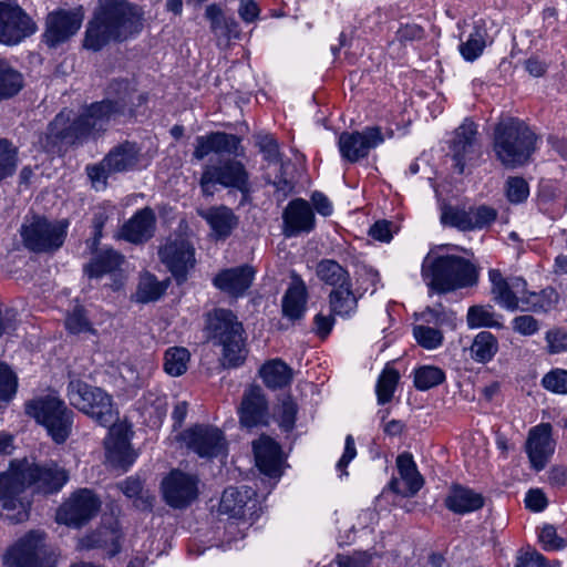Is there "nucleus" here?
Listing matches in <instances>:
<instances>
[{"label":"nucleus","mask_w":567,"mask_h":567,"mask_svg":"<svg viewBox=\"0 0 567 567\" xmlns=\"http://www.w3.org/2000/svg\"><path fill=\"white\" fill-rule=\"evenodd\" d=\"M144 9L130 0H97L86 23L82 47L100 52L110 44L136 39L144 29Z\"/></svg>","instance_id":"nucleus-3"},{"label":"nucleus","mask_w":567,"mask_h":567,"mask_svg":"<svg viewBox=\"0 0 567 567\" xmlns=\"http://www.w3.org/2000/svg\"><path fill=\"white\" fill-rule=\"evenodd\" d=\"M328 298L332 315L348 318L354 313L358 308L359 297L353 292L352 282L339 288H333Z\"/></svg>","instance_id":"nucleus-36"},{"label":"nucleus","mask_w":567,"mask_h":567,"mask_svg":"<svg viewBox=\"0 0 567 567\" xmlns=\"http://www.w3.org/2000/svg\"><path fill=\"white\" fill-rule=\"evenodd\" d=\"M123 533L116 520L102 524L91 533L79 538L78 550L102 549L112 558L122 550Z\"/></svg>","instance_id":"nucleus-21"},{"label":"nucleus","mask_w":567,"mask_h":567,"mask_svg":"<svg viewBox=\"0 0 567 567\" xmlns=\"http://www.w3.org/2000/svg\"><path fill=\"white\" fill-rule=\"evenodd\" d=\"M238 414L240 424L247 429L268 424V401L259 385L245 390Z\"/></svg>","instance_id":"nucleus-26"},{"label":"nucleus","mask_w":567,"mask_h":567,"mask_svg":"<svg viewBox=\"0 0 567 567\" xmlns=\"http://www.w3.org/2000/svg\"><path fill=\"white\" fill-rule=\"evenodd\" d=\"M197 215L209 225L210 235L216 240L227 239L239 225L238 216L225 205L199 208Z\"/></svg>","instance_id":"nucleus-28"},{"label":"nucleus","mask_w":567,"mask_h":567,"mask_svg":"<svg viewBox=\"0 0 567 567\" xmlns=\"http://www.w3.org/2000/svg\"><path fill=\"white\" fill-rule=\"evenodd\" d=\"M141 158V148L136 143L125 141L112 147L103 159L90 164L85 171L93 186L102 188L107 186V178L112 174L125 173L136 168Z\"/></svg>","instance_id":"nucleus-12"},{"label":"nucleus","mask_w":567,"mask_h":567,"mask_svg":"<svg viewBox=\"0 0 567 567\" xmlns=\"http://www.w3.org/2000/svg\"><path fill=\"white\" fill-rule=\"evenodd\" d=\"M297 411H298V408H297L296 402L292 400V398L290 395H286L281 400L280 415H279L280 426L285 431H291L293 429Z\"/></svg>","instance_id":"nucleus-56"},{"label":"nucleus","mask_w":567,"mask_h":567,"mask_svg":"<svg viewBox=\"0 0 567 567\" xmlns=\"http://www.w3.org/2000/svg\"><path fill=\"white\" fill-rule=\"evenodd\" d=\"M66 220L51 221L42 216L27 219L20 229L22 243L33 252H52L58 250L66 237Z\"/></svg>","instance_id":"nucleus-11"},{"label":"nucleus","mask_w":567,"mask_h":567,"mask_svg":"<svg viewBox=\"0 0 567 567\" xmlns=\"http://www.w3.org/2000/svg\"><path fill=\"white\" fill-rule=\"evenodd\" d=\"M84 9L78 6L72 9L58 8L48 13L42 42L50 49L68 42L82 27Z\"/></svg>","instance_id":"nucleus-13"},{"label":"nucleus","mask_w":567,"mask_h":567,"mask_svg":"<svg viewBox=\"0 0 567 567\" xmlns=\"http://www.w3.org/2000/svg\"><path fill=\"white\" fill-rule=\"evenodd\" d=\"M373 554L369 550L354 551L351 555L339 554L336 557L338 567H369L372 561Z\"/></svg>","instance_id":"nucleus-55"},{"label":"nucleus","mask_w":567,"mask_h":567,"mask_svg":"<svg viewBox=\"0 0 567 567\" xmlns=\"http://www.w3.org/2000/svg\"><path fill=\"white\" fill-rule=\"evenodd\" d=\"M25 413L45 427L54 443L62 444L69 439L74 413L59 398L48 395L30 401L25 404Z\"/></svg>","instance_id":"nucleus-8"},{"label":"nucleus","mask_w":567,"mask_h":567,"mask_svg":"<svg viewBox=\"0 0 567 567\" xmlns=\"http://www.w3.org/2000/svg\"><path fill=\"white\" fill-rule=\"evenodd\" d=\"M22 86L21 73H0V100L18 94Z\"/></svg>","instance_id":"nucleus-53"},{"label":"nucleus","mask_w":567,"mask_h":567,"mask_svg":"<svg viewBox=\"0 0 567 567\" xmlns=\"http://www.w3.org/2000/svg\"><path fill=\"white\" fill-rule=\"evenodd\" d=\"M37 30V23L16 1H0V43L18 44Z\"/></svg>","instance_id":"nucleus-15"},{"label":"nucleus","mask_w":567,"mask_h":567,"mask_svg":"<svg viewBox=\"0 0 567 567\" xmlns=\"http://www.w3.org/2000/svg\"><path fill=\"white\" fill-rule=\"evenodd\" d=\"M18 378L11 368L0 361V401H10L17 392Z\"/></svg>","instance_id":"nucleus-51"},{"label":"nucleus","mask_w":567,"mask_h":567,"mask_svg":"<svg viewBox=\"0 0 567 567\" xmlns=\"http://www.w3.org/2000/svg\"><path fill=\"white\" fill-rule=\"evenodd\" d=\"M515 567H549L545 557L536 550L520 551Z\"/></svg>","instance_id":"nucleus-62"},{"label":"nucleus","mask_w":567,"mask_h":567,"mask_svg":"<svg viewBox=\"0 0 567 567\" xmlns=\"http://www.w3.org/2000/svg\"><path fill=\"white\" fill-rule=\"evenodd\" d=\"M243 138L226 132H210L195 140L193 157L202 161L214 153L219 156L215 163L206 164L203 168L199 187L203 196L212 197L217 186L235 189L246 197L251 189L250 175L245 164L237 157L245 156Z\"/></svg>","instance_id":"nucleus-2"},{"label":"nucleus","mask_w":567,"mask_h":567,"mask_svg":"<svg viewBox=\"0 0 567 567\" xmlns=\"http://www.w3.org/2000/svg\"><path fill=\"white\" fill-rule=\"evenodd\" d=\"M156 228V214L152 207L146 206L136 210L133 216L122 225L118 231V238L130 244L143 245L155 236Z\"/></svg>","instance_id":"nucleus-24"},{"label":"nucleus","mask_w":567,"mask_h":567,"mask_svg":"<svg viewBox=\"0 0 567 567\" xmlns=\"http://www.w3.org/2000/svg\"><path fill=\"white\" fill-rule=\"evenodd\" d=\"M422 276L430 290L446 293L472 287L477 282L478 271L468 259L456 255L432 257L430 254L422 264Z\"/></svg>","instance_id":"nucleus-5"},{"label":"nucleus","mask_w":567,"mask_h":567,"mask_svg":"<svg viewBox=\"0 0 567 567\" xmlns=\"http://www.w3.org/2000/svg\"><path fill=\"white\" fill-rule=\"evenodd\" d=\"M65 328L73 334L93 331L92 324L82 306H75L74 309L68 313L65 318Z\"/></svg>","instance_id":"nucleus-50"},{"label":"nucleus","mask_w":567,"mask_h":567,"mask_svg":"<svg viewBox=\"0 0 567 567\" xmlns=\"http://www.w3.org/2000/svg\"><path fill=\"white\" fill-rule=\"evenodd\" d=\"M492 306H472L467 311V324L472 328L491 327L501 328L502 323L495 319Z\"/></svg>","instance_id":"nucleus-46"},{"label":"nucleus","mask_w":567,"mask_h":567,"mask_svg":"<svg viewBox=\"0 0 567 567\" xmlns=\"http://www.w3.org/2000/svg\"><path fill=\"white\" fill-rule=\"evenodd\" d=\"M158 257L178 285L186 281L189 269L194 268L196 262L195 248L183 236L167 238L158 249Z\"/></svg>","instance_id":"nucleus-17"},{"label":"nucleus","mask_w":567,"mask_h":567,"mask_svg":"<svg viewBox=\"0 0 567 567\" xmlns=\"http://www.w3.org/2000/svg\"><path fill=\"white\" fill-rule=\"evenodd\" d=\"M68 396L74 408L89 415L101 426L106 427L117 420L111 395L101 388L74 379L69 382Z\"/></svg>","instance_id":"nucleus-9"},{"label":"nucleus","mask_w":567,"mask_h":567,"mask_svg":"<svg viewBox=\"0 0 567 567\" xmlns=\"http://www.w3.org/2000/svg\"><path fill=\"white\" fill-rule=\"evenodd\" d=\"M547 351L551 354L567 351V331L554 328L546 332Z\"/></svg>","instance_id":"nucleus-58"},{"label":"nucleus","mask_w":567,"mask_h":567,"mask_svg":"<svg viewBox=\"0 0 567 567\" xmlns=\"http://www.w3.org/2000/svg\"><path fill=\"white\" fill-rule=\"evenodd\" d=\"M109 426V436L105 440L107 460L113 466L127 471L136 458L130 444L127 430L121 424L116 425L115 422Z\"/></svg>","instance_id":"nucleus-27"},{"label":"nucleus","mask_w":567,"mask_h":567,"mask_svg":"<svg viewBox=\"0 0 567 567\" xmlns=\"http://www.w3.org/2000/svg\"><path fill=\"white\" fill-rule=\"evenodd\" d=\"M189 351L183 347H173L166 350L164 357V370L172 377H179L187 370Z\"/></svg>","instance_id":"nucleus-43"},{"label":"nucleus","mask_w":567,"mask_h":567,"mask_svg":"<svg viewBox=\"0 0 567 567\" xmlns=\"http://www.w3.org/2000/svg\"><path fill=\"white\" fill-rule=\"evenodd\" d=\"M528 184L522 177H511L507 181V198L511 203H522L528 196Z\"/></svg>","instance_id":"nucleus-59"},{"label":"nucleus","mask_w":567,"mask_h":567,"mask_svg":"<svg viewBox=\"0 0 567 567\" xmlns=\"http://www.w3.org/2000/svg\"><path fill=\"white\" fill-rule=\"evenodd\" d=\"M487 31L482 21L474 22L473 29L465 42L460 44V53L466 61L476 60L486 47Z\"/></svg>","instance_id":"nucleus-39"},{"label":"nucleus","mask_w":567,"mask_h":567,"mask_svg":"<svg viewBox=\"0 0 567 567\" xmlns=\"http://www.w3.org/2000/svg\"><path fill=\"white\" fill-rule=\"evenodd\" d=\"M254 494L255 492L247 486L227 487L223 492L219 509L231 517H241L245 515V506Z\"/></svg>","instance_id":"nucleus-35"},{"label":"nucleus","mask_w":567,"mask_h":567,"mask_svg":"<svg viewBox=\"0 0 567 567\" xmlns=\"http://www.w3.org/2000/svg\"><path fill=\"white\" fill-rule=\"evenodd\" d=\"M255 278V269L249 265H243L221 270L213 279V284L223 292L238 298L251 286Z\"/></svg>","instance_id":"nucleus-29"},{"label":"nucleus","mask_w":567,"mask_h":567,"mask_svg":"<svg viewBox=\"0 0 567 567\" xmlns=\"http://www.w3.org/2000/svg\"><path fill=\"white\" fill-rule=\"evenodd\" d=\"M513 329L523 336H532L538 331L539 324L533 316L523 315L514 318Z\"/></svg>","instance_id":"nucleus-63"},{"label":"nucleus","mask_w":567,"mask_h":567,"mask_svg":"<svg viewBox=\"0 0 567 567\" xmlns=\"http://www.w3.org/2000/svg\"><path fill=\"white\" fill-rule=\"evenodd\" d=\"M399 474L408 485L406 495H415L423 486L424 480L416 468L412 454L404 452L396 457Z\"/></svg>","instance_id":"nucleus-37"},{"label":"nucleus","mask_w":567,"mask_h":567,"mask_svg":"<svg viewBox=\"0 0 567 567\" xmlns=\"http://www.w3.org/2000/svg\"><path fill=\"white\" fill-rule=\"evenodd\" d=\"M316 227V216L309 202L295 198L282 212V233L286 237L309 234Z\"/></svg>","instance_id":"nucleus-25"},{"label":"nucleus","mask_w":567,"mask_h":567,"mask_svg":"<svg viewBox=\"0 0 567 567\" xmlns=\"http://www.w3.org/2000/svg\"><path fill=\"white\" fill-rule=\"evenodd\" d=\"M539 540L546 550H558L566 546L565 539L557 535L553 525H545L542 528Z\"/></svg>","instance_id":"nucleus-60"},{"label":"nucleus","mask_w":567,"mask_h":567,"mask_svg":"<svg viewBox=\"0 0 567 567\" xmlns=\"http://www.w3.org/2000/svg\"><path fill=\"white\" fill-rule=\"evenodd\" d=\"M110 93H115V99H106L85 106L73 121H70V112L61 111L47 127L40 138L43 148L50 153H61L64 146H79L91 136L104 132L110 121L122 115H132L134 109L141 106L146 96L121 81L112 83Z\"/></svg>","instance_id":"nucleus-1"},{"label":"nucleus","mask_w":567,"mask_h":567,"mask_svg":"<svg viewBox=\"0 0 567 567\" xmlns=\"http://www.w3.org/2000/svg\"><path fill=\"white\" fill-rule=\"evenodd\" d=\"M260 9L255 0H239L238 14L246 23L256 21Z\"/></svg>","instance_id":"nucleus-64"},{"label":"nucleus","mask_w":567,"mask_h":567,"mask_svg":"<svg viewBox=\"0 0 567 567\" xmlns=\"http://www.w3.org/2000/svg\"><path fill=\"white\" fill-rule=\"evenodd\" d=\"M550 423H540L528 431L525 452L535 471H542L555 451V441L551 437Z\"/></svg>","instance_id":"nucleus-22"},{"label":"nucleus","mask_w":567,"mask_h":567,"mask_svg":"<svg viewBox=\"0 0 567 567\" xmlns=\"http://www.w3.org/2000/svg\"><path fill=\"white\" fill-rule=\"evenodd\" d=\"M19 165V147L8 138H0V183L13 176Z\"/></svg>","instance_id":"nucleus-42"},{"label":"nucleus","mask_w":567,"mask_h":567,"mask_svg":"<svg viewBox=\"0 0 567 567\" xmlns=\"http://www.w3.org/2000/svg\"><path fill=\"white\" fill-rule=\"evenodd\" d=\"M537 136L520 120H502L494 128L493 150L497 159L507 168L526 164L535 151Z\"/></svg>","instance_id":"nucleus-7"},{"label":"nucleus","mask_w":567,"mask_h":567,"mask_svg":"<svg viewBox=\"0 0 567 567\" xmlns=\"http://www.w3.org/2000/svg\"><path fill=\"white\" fill-rule=\"evenodd\" d=\"M308 303V289L300 276L293 274L282 300V316L290 321H298L305 317Z\"/></svg>","instance_id":"nucleus-31"},{"label":"nucleus","mask_w":567,"mask_h":567,"mask_svg":"<svg viewBox=\"0 0 567 567\" xmlns=\"http://www.w3.org/2000/svg\"><path fill=\"white\" fill-rule=\"evenodd\" d=\"M471 221L473 229H481L491 225L497 218V210L485 205H481L476 208H471Z\"/></svg>","instance_id":"nucleus-57"},{"label":"nucleus","mask_w":567,"mask_h":567,"mask_svg":"<svg viewBox=\"0 0 567 567\" xmlns=\"http://www.w3.org/2000/svg\"><path fill=\"white\" fill-rule=\"evenodd\" d=\"M488 278L492 284L493 300L509 311L519 309L520 296L526 292V281L520 277L506 279L498 269H491Z\"/></svg>","instance_id":"nucleus-23"},{"label":"nucleus","mask_w":567,"mask_h":567,"mask_svg":"<svg viewBox=\"0 0 567 567\" xmlns=\"http://www.w3.org/2000/svg\"><path fill=\"white\" fill-rule=\"evenodd\" d=\"M413 334L417 343L424 349L432 350L440 347L443 342V334L439 329L427 326H415Z\"/></svg>","instance_id":"nucleus-49"},{"label":"nucleus","mask_w":567,"mask_h":567,"mask_svg":"<svg viewBox=\"0 0 567 567\" xmlns=\"http://www.w3.org/2000/svg\"><path fill=\"white\" fill-rule=\"evenodd\" d=\"M259 374L266 386L271 390L288 386L293 378L292 369L280 359L269 360L264 363Z\"/></svg>","instance_id":"nucleus-34"},{"label":"nucleus","mask_w":567,"mask_h":567,"mask_svg":"<svg viewBox=\"0 0 567 567\" xmlns=\"http://www.w3.org/2000/svg\"><path fill=\"white\" fill-rule=\"evenodd\" d=\"M3 564L6 567H56V556L47 544V534L32 529L7 550Z\"/></svg>","instance_id":"nucleus-10"},{"label":"nucleus","mask_w":567,"mask_h":567,"mask_svg":"<svg viewBox=\"0 0 567 567\" xmlns=\"http://www.w3.org/2000/svg\"><path fill=\"white\" fill-rule=\"evenodd\" d=\"M256 146L262 153L264 158L269 163H278L279 158V146L277 141L268 134H258L255 136Z\"/></svg>","instance_id":"nucleus-54"},{"label":"nucleus","mask_w":567,"mask_h":567,"mask_svg":"<svg viewBox=\"0 0 567 567\" xmlns=\"http://www.w3.org/2000/svg\"><path fill=\"white\" fill-rule=\"evenodd\" d=\"M101 505V498L93 491L78 489L58 509L56 522L80 528L99 514Z\"/></svg>","instance_id":"nucleus-14"},{"label":"nucleus","mask_w":567,"mask_h":567,"mask_svg":"<svg viewBox=\"0 0 567 567\" xmlns=\"http://www.w3.org/2000/svg\"><path fill=\"white\" fill-rule=\"evenodd\" d=\"M444 504L451 512L463 515L481 509L484 506V497L471 488L455 484L450 488Z\"/></svg>","instance_id":"nucleus-32"},{"label":"nucleus","mask_w":567,"mask_h":567,"mask_svg":"<svg viewBox=\"0 0 567 567\" xmlns=\"http://www.w3.org/2000/svg\"><path fill=\"white\" fill-rule=\"evenodd\" d=\"M316 272L322 282L333 288H339L352 282L349 271L332 259L320 260L317 265Z\"/></svg>","instance_id":"nucleus-38"},{"label":"nucleus","mask_w":567,"mask_h":567,"mask_svg":"<svg viewBox=\"0 0 567 567\" xmlns=\"http://www.w3.org/2000/svg\"><path fill=\"white\" fill-rule=\"evenodd\" d=\"M384 142L381 127L370 126L361 132H342L338 145L343 159L349 163H357L365 158L370 151Z\"/></svg>","instance_id":"nucleus-18"},{"label":"nucleus","mask_w":567,"mask_h":567,"mask_svg":"<svg viewBox=\"0 0 567 567\" xmlns=\"http://www.w3.org/2000/svg\"><path fill=\"white\" fill-rule=\"evenodd\" d=\"M441 221L446 226L455 227L463 231L473 229L470 210L458 209L451 206L444 207L441 215Z\"/></svg>","instance_id":"nucleus-48"},{"label":"nucleus","mask_w":567,"mask_h":567,"mask_svg":"<svg viewBox=\"0 0 567 567\" xmlns=\"http://www.w3.org/2000/svg\"><path fill=\"white\" fill-rule=\"evenodd\" d=\"M498 351V341L489 331L480 332L471 346V355L476 362L491 361Z\"/></svg>","instance_id":"nucleus-41"},{"label":"nucleus","mask_w":567,"mask_h":567,"mask_svg":"<svg viewBox=\"0 0 567 567\" xmlns=\"http://www.w3.org/2000/svg\"><path fill=\"white\" fill-rule=\"evenodd\" d=\"M69 480L68 472L58 464H28L0 475V507L13 514L8 517L20 523L29 517L31 502L24 495L27 487L42 494L59 492Z\"/></svg>","instance_id":"nucleus-4"},{"label":"nucleus","mask_w":567,"mask_h":567,"mask_svg":"<svg viewBox=\"0 0 567 567\" xmlns=\"http://www.w3.org/2000/svg\"><path fill=\"white\" fill-rule=\"evenodd\" d=\"M183 439L186 445L200 457H217L226 449L223 432L210 425H195L184 432Z\"/></svg>","instance_id":"nucleus-20"},{"label":"nucleus","mask_w":567,"mask_h":567,"mask_svg":"<svg viewBox=\"0 0 567 567\" xmlns=\"http://www.w3.org/2000/svg\"><path fill=\"white\" fill-rule=\"evenodd\" d=\"M198 478L179 470H173L162 482L163 497L171 507L185 508L198 495Z\"/></svg>","instance_id":"nucleus-19"},{"label":"nucleus","mask_w":567,"mask_h":567,"mask_svg":"<svg viewBox=\"0 0 567 567\" xmlns=\"http://www.w3.org/2000/svg\"><path fill=\"white\" fill-rule=\"evenodd\" d=\"M450 152L455 162V169L463 174L467 165H472L482 155V145L478 140V126L471 118H465L455 128L450 141Z\"/></svg>","instance_id":"nucleus-16"},{"label":"nucleus","mask_w":567,"mask_h":567,"mask_svg":"<svg viewBox=\"0 0 567 567\" xmlns=\"http://www.w3.org/2000/svg\"><path fill=\"white\" fill-rule=\"evenodd\" d=\"M166 287L157 281L152 275H145L141 278L135 293L137 302L147 303L157 300L164 292Z\"/></svg>","instance_id":"nucleus-45"},{"label":"nucleus","mask_w":567,"mask_h":567,"mask_svg":"<svg viewBox=\"0 0 567 567\" xmlns=\"http://www.w3.org/2000/svg\"><path fill=\"white\" fill-rule=\"evenodd\" d=\"M208 339L223 347L221 365L227 369L240 367L247 357L244 328L237 316L228 309L217 308L207 315Z\"/></svg>","instance_id":"nucleus-6"},{"label":"nucleus","mask_w":567,"mask_h":567,"mask_svg":"<svg viewBox=\"0 0 567 567\" xmlns=\"http://www.w3.org/2000/svg\"><path fill=\"white\" fill-rule=\"evenodd\" d=\"M254 454L256 465L261 473L269 477L281 476V447L277 442L268 436H261L254 442Z\"/></svg>","instance_id":"nucleus-30"},{"label":"nucleus","mask_w":567,"mask_h":567,"mask_svg":"<svg viewBox=\"0 0 567 567\" xmlns=\"http://www.w3.org/2000/svg\"><path fill=\"white\" fill-rule=\"evenodd\" d=\"M400 374L395 369L385 368L377 383V396L379 404H385L392 400Z\"/></svg>","instance_id":"nucleus-47"},{"label":"nucleus","mask_w":567,"mask_h":567,"mask_svg":"<svg viewBox=\"0 0 567 567\" xmlns=\"http://www.w3.org/2000/svg\"><path fill=\"white\" fill-rule=\"evenodd\" d=\"M558 296L553 288H546L540 292H525L520 296L523 311H548L557 302Z\"/></svg>","instance_id":"nucleus-40"},{"label":"nucleus","mask_w":567,"mask_h":567,"mask_svg":"<svg viewBox=\"0 0 567 567\" xmlns=\"http://www.w3.org/2000/svg\"><path fill=\"white\" fill-rule=\"evenodd\" d=\"M124 261V256L109 248L96 251L89 264L84 266V272L90 278H100L116 271Z\"/></svg>","instance_id":"nucleus-33"},{"label":"nucleus","mask_w":567,"mask_h":567,"mask_svg":"<svg viewBox=\"0 0 567 567\" xmlns=\"http://www.w3.org/2000/svg\"><path fill=\"white\" fill-rule=\"evenodd\" d=\"M425 35L424 29L416 23L401 24L395 32V38L401 43L422 40Z\"/></svg>","instance_id":"nucleus-61"},{"label":"nucleus","mask_w":567,"mask_h":567,"mask_svg":"<svg viewBox=\"0 0 567 567\" xmlns=\"http://www.w3.org/2000/svg\"><path fill=\"white\" fill-rule=\"evenodd\" d=\"M542 385L553 393L567 394V370H550L543 377Z\"/></svg>","instance_id":"nucleus-52"},{"label":"nucleus","mask_w":567,"mask_h":567,"mask_svg":"<svg viewBox=\"0 0 567 567\" xmlns=\"http://www.w3.org/2000/svg\"><path fill=\"white\" fill-rule=\"evenodd\" d=\"M445 381V373L441 368L424 365L414 372V386L420 391H426Z\"/></svg>","instance_id":"nucleus-44"}]
</instances>
